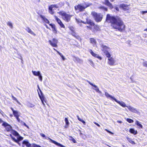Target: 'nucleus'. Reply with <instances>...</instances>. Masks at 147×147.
I'll list each match as a JSON object with an SVG mask.
<instances>
[{
    "instance_id": "nucleus-47",
    "label": "nucleus",
    "mask_w": 147,
    "mask_h": 147,
    "mask_svg": "<svg viewBox=\"0 0 147 147\" xmlns=\"http://www.w3.org/2000/svg\"><path fill=\"white\" fill-rule=\"evenodd\" d=\"M100 8L103 9H104L106 11H107V8L103 6L100 7Z\"/></svg>"
},
{
    "instance_id": "nucleus-29",
    "label": "nucleus",
    "mask_w": 147,
    "mask_h": 147,
    "mask_svg": "<svg viewBox=\"0 0 147 147\" xmlns=\"http://www.w3.org/2000/svg\"><path fill=\"white\" fill-rule=\"evenodd\" d=\"M71 34L77 39L80 38V36L77 35V33L75 32V30L72 31L71 33Z\"/></svg>"
},
{
    "instance_id": "nucleus-23",
    "label": "nucleus",
    "mask_w": 147,
    "mask_h": 147,
    "mask_svg": "<svg viewBox=\"0 0 147 147\" xmlns=\"http://www.w3.org/2000/svg\"><path fill=\"white\" fill-rule=\"evenodd\" d=\"M127 107L130 111L132 112L135 113L137 111L136 109L130 106H127Z\"/></svg>"
},
{
    "instance_id": "nucleus-20",
    "label": "nucleus",
    "mask_w": 147,
    "mask_h": 147,
    "mask_svg": "<svg viewBox=\"0 0 147 147\" xmlns=\"http://www.w3.org/2000/svg\"><path fill=\"white\" fill-rule=\"evenodd\" d=\"M87 82L89 83V84L91 86H93L95 88H96V89H95L94 90L96 91V92H98V93H100L101 92L99 90V88H98V87L96 86L94 84L90 82L89 81H87Z\"/></svg>"
},
{
    "instance_id": "nucleus-10",
    "label": "nucleus",
    "mask_w": 147,
    "mask_h": 147,
    "mask_svg": "<svg viewBox=\"0 0 147 147\" xmlns=\"http://www.w3.org/2000/svg\"><path fill=\"white\" fill-rule=\"evenodd\" d=\"M38 88L40 93V94L39 92H38L39 96L41 101L42 103L43 104V105H45L44 102H46V98L44 96L41 90L39 88V86H38Z\"/></svg>"
},
{
    "instance_id": "nucleus-12",
    "label": "nucleus",
    "mask_w": 147,
    "mask_h": 147,
    "mask_svg": "<svg viewBox=\"0 0 147 147\" xmlns=\"http://www.w3.org/2000/svg\"><path fill=\"white\" fill-rule=\"evenodd\" d=\"M57 8L58 7L56 5H51L49 7V13L51 14H54V12L53 11V8Z\"/></svg>"
},
{
    "instance_id": "nucleus-15",
    "label": "nucleus",
    "mask_w": 147,
    "mask_h": 147,
    "mask_svg": "<svg viewBox=\"0 0 147 147\" xmlns=\"http://www.w3.org/2000/svg\"><path fill=\"white\" fill-rule=\"evenodd\" d=\"M25 144L27 147H31V144L27 140H24L22 142V147H24Z\"/></svg>"
},
{
    "instance_id": "nucleus-48",
    "label": "nucleus",
    "mask_w": 147,
    "mask_h": 147,
    "mask_svg": "<svg viewBox=\"0 0 147 147\" xmlns=\"http://www.w3.org/2000/svg\"><path fill=\"white\" fill-rule=\"evenodd\" d=\"M105 130L106 131L108 132V133H110V134H113V133L112 132H111L109 130H108L107 129H105Z\"/></svg>"
},
{
    "instance_id": "nucleus-31",
    "label": "nucleus",
    "mask_w": 147,
    "mask_h": 147,
    "mask_svg": "<svg viewBox=\"0 0 147 147\" xmlns=\"http://www.w3.org/2000/svg\"><path fill=\"white\" fill-rule=\"evenodd\" d=\"M90 42L91 43L94 45H96V41L95 39L94 38H90Z\"/></svg>"
},
{
    "instance_id": "nucleus-60",
    "label": "nucleus",
    "mask_w": 147,
    "mask_h": 147,
    "mask_svg": "<svg viewBox=\"0 0 147 147\" xmlns=\"http://www.w3.org/2000/svg\"><path fill=\"white\" fill-rule=\"evenodd\" d=\"M10 115V116L11 117V116H12V115Z\"/></svg>"
},
{
    "instance_id": "nucleus-55",
    "label": "nucleus",
    "mask_w": 147,
    "mask_h": 147,
    "mask_svg": "<svg viewBox=\"0 0 147 147\" xmlns=\"http://www.w3.org/2000/svg\"><path fill=\"white\" fill-rule=\"evenodd\" d=\"M45 26H46V27L47 29H50V28H49V27H48V26L46 24H45Z\"/></svg>"
},
{
    "instance_id": "nucleus-35",
    "label": "nucleus",
    "mask_w": 147,
    "mask_h": 147,
    "mask_svg": "<svg viewBox=\"0 0 147 147\" xmlns=\"http://www.w3.org/2000/svg\"><path fill=\"white\" fill-rule=\"evenodd\" d=\"M53 49L55 51H56L57 52V53L63 59V60H64V56H63V55L61 53H60L58 51H57V50H56L55 49V48H53Z\"/></svg>"
},
{
    "instance_id": "nucleus-11",
    "label": "nucleus",
    "mask_w": 147,
    "mask_h": 147,
    "mask_svg": "<svg viewBox=\"0 0 147 147\" xmlns=\"http://www.w3.org/2000/svg\"><path fill=\"white\" fill-rule=\"evenodd\" d=\"M129 5H127L125 4H121L119 6L120 8L123 9L124 11H126L129 9Z\"/></svg>"
},
{
    "instance_id": "nucleus-26",
    "label": "nucleus",
    "mask_w": 147,
    "mask_h": 147,
    "mask_svg": "<svg viewBox=\"0 0 147 147\" xmlns=\"http://www.w3.org/2000/svg\"><path fill=\"white\" fill-rule=\"evenodd\" d=\"M104 4L107 6L109 7L110 8L112 9L113 8V7L112 4L110 3L109 1H105V2L104 3Z\"/></svg>"
},
{
    "instance_id": "nucleus-1",
    "label": "nucleus",
    "mask_w": 147,
    "mask_h": 147,
    "mask_svg": "<svg viewBox=\"0 0 147 147\" xmlns=\"http://www.w3.org/2000/svg\"><path fill=\"white\" fill-rule=\"evenodd\" d=\"M105 22L110 23L112 28L116 30L123 32L125 30V25L121 18L118 16H111L107 14Z\"/></svg>"
},
{
    "instance_id": "nucleus-19",
    "label": "nucleus",
    "mask_w": 147,
    "mask_h": 147,
    "mask_svg": "<svg viewBox=\"0 0 147 147\" xmlns=\"http://www.w3.org/2000/svg\"><path fill=\"white\" fill-rule=\"evenodd\" d=\"M115 101L123 107H125L127 106L126 105L125 103L123 101L121 102L119 101H118L116 99L115 100Z\"/></svg>"
},
{
    "instance_id": "nucleus-56",
    "label": "nucleus",
    "mask_w": 147,
    "mask_h": 147,
    "mask_svg": "<svg viewBox=\"0 0 147 147\" xmlns=\"http://www.w3.org/2000/svg\"><path fill=\"white\" fill-rule=\"evenodd\" d=\"M10 109H11V110L13 112V113L14 112V111H15L14 110L13 108L12 107H11Z\"/></svg>"
},
{
    "instance_id": "nucleus-45",
    "label": "nucleus",
    "mask_w": 147,
    "mask_h": 147,
    "mask_svg": "<svg viewBox=\"0 0 147 147\" xmlns=\"http://www.w3.org/2000/svg\"><path fill=\"white\" fill-rule=\"evenodd\" d=\"M38 76L39 77V80H40V81H42V77L41 75V74H40Z\"/></svg>"
},
{
    "instance_id": "nucleus-49",
    "label": "nucleus",
    "mask_w": 147,
    "mask_h": 147,
    "mask_svg": "<svg viewBox=\"0 0 147 147\" xmlns=\"http://www.w3.org/2000/svg\"><path fill=\"white\" fill-rule=\"evenodd\" d=\"M147 13V10L145 11H141V13L142 14H144Z\"/></svg>"
},
{
    "instance_id": "nucleus-17",
    "label": "nucleus",
    "mask_w": 147,
    "mask_h": 147,
    "mask_svg": "<svg viewBox=\"0 0 147 147\" xmlns=\"http://www.w3.org/2000/svg\"><path fill=\"white\" fill-rule=\"evenodd\" d=\"M49 25L52 28L53 32L55 34H57V31L55 25V24L51 23L49 24Z\"/></svg>"
},
{
    "instance_id": "nucleus-50",
    "label": "nucleus",
    "mask_w": 147,
    "mask_h": 147,
    "mask_svg": "<svg viewBox=\"0 0 147 147\" xmlns=\"http://www.w3.org/2000/svg\"><path fill=\"white\" fill-rule=\"evenodd\" d=\"M94 123L96 125H97L98 127H100V125L98 124V123H97L96 122H94Z\"/></svg>"
},
{
    "instance_id": "nucleus-22",
    "label": "nucleus",
    "mask_w": 147,
    "mask_h": 147,
    "mask_svg": "<svg viewBox=\"0 0 147 147\" xmlns=\"http://www.w3.org/2000/svg\"><path fill=\"white\" fill-rule=\"evenodd\" d=\"M102 48V51L103 52H105V51H107V50L109 49V48L106 45H102L101 46Z\"/></svg>"
},
{
    "instance_id": "nucleus-25",
    "label": "nucleus",
    "mask_w": 147,
    "mask_h": 147,
    "mask_svg": "<svg viewBox=\"0 0 147 147\" xmlns=\"http://www.w3.org/2000/svg\"><path fill=\"white\" fill-rule=\"evenodd\" d=\"M129 132L134 135H136L137 134L138 132L136 130H135L133 128H131L129 129Z\"/></svg>"
},
{
    "instance_id": "nucleus-13",
    "label": "nucleus",
    "mask_w": 147,
    "mask_h": 147,
    "mask_svg": "<svg viewBox=\"0 0 147 147\" xmlns=\"http://www.w3.org/2000/svg\"><path fill=\"white\" fill-rule=\"evenodd\" d=\"M55 17L56 20L59 25L61 27L63 28H65V27L61 20L56 16H55Z\"/></svg>"
},
{
    "instance_id": "nucleus-14",
    "label": "nucleus",
    "mask_w": 147,
    "mask_h": 147,
    "mask_svg": "<svg viewBox=\"0 0 147 147\" xmlns=\"http://www.w3.org/2000/svg\"><path fill=\"white\" fill-rule=\"evenodd\" d=\"M13 113L14 116L17 120L18 121L19 123H21L20 122V119L19 118L20 115L19 114L18 112L17 111H14Z\"/></svg>"
},
{
    "instance_id": "nucleus-54",
    "label": "nucleus",
    "mask_w": 147,
    "mask_h": 147,
    "mask_svg": "<svg viewBox=\"0 0 147 147\" xmlns=\"http://www.w3.org/2000/svg\"><path fill=\"white\" fill-rule=\"evenodd\" d=\"M4 121H3V120H2V119H1V118H0V123H3V122H4Z\"/></svg>"
},
{
    "instance_id": "nucleus-39",
    "label": "nucleus",
    "mask_w": 147,
    "mask_h": 147,
    "mask_svg": "<svg viewBox=\"0 0 147 147\" xmlns=\"http://www.w3.org/2000/svg\"><path fill=\"white\" fill-rule=\"evenodd\" d=\"M11 97L13 100H15L18 104H20V102H18V100L14 96L12 95H11Z\"/></svg>"
},
{
    "instance_id": "nucleus-32",
    "label": "nucleus",
    "mask_w": 147,
    "mask_h": 147,
    "mask_svg": "<svg viewBox=\"0 0 147 147\" xmlns=\"http://www.w3.org/2000/svg\"><path fill=\"white\" fill-rule=\"evenodd\" d=\"M32 72L34 75L36 76H38L40 74V72L39 71H32Z\"/></svg>"
},
{
    "instance_id": "nucleus-57",
    "label": "nucleus",
    "mask_w": 147,
    "mask_h": 147,
    "mask_svg": "<svg viewBox=\"0 0 147 147\" xmlns=\"http://www.w3.org/2000/svg\"><path fill=\"white\" fill-rule=\"evenodd\" d=\"M117 122L118 123H121L122 122L121 121H118Z\"/></svg>"
},
{
    "instance_id": "nucleus-5",
    "label": "nucleus",
    "mask_w": 147,
    "mask_h": 147,
    "mask_svg": "<svg viewBox=\"0 0 147 147\" xmlns=\"http://www.w3.org/2000/svg\"><path fill=\"white\" fill-rule=\"evenodd\" d=\"M58 13L61 16L62 18L65 22H69L70 21L72 15L67 14L63 11H60Z\"/></svg>"
},
{
    "instance_id": "nucleus-3",
    "label": "nucleus",
    "mask_w": 147,
    "mask_h": 147,
    "mask_svg": "<svg viewBox=\"0 0 147 147\" xmlns=\"http://www.w3.org/2000/svg\"><path fill=\"white\" fill-rule=\"evenodd\" d=\"M92 5L91 3L85 2L82 4H79L75 6L74 8L76 11L81 12L84 11L86 8Z\"/></svg>"
},
{
    "instance_id": "nucleus-40",
    "label": "nucleus",
    "mask_w": 147,
    "mask_h": 147,
    "mask_svg": "<svg viewBox=\"0 0 147 147\" xmlns=\"http://www.w3.org/2000/svg\"><path fill=\"white\" fill-rule=\"evenodd\" d=\"M127 139L129 142L131 144H135V143L134 142V141L131 140L129 138H128Z\"/></svg>"
},
{
    "instance_id": "nucleus-38",
    "label": "nucleus",
    "mask_w": 147,
    "mask_h": 147,
    "mask_svg": "<svg viewBox=\"0 0 147 147\" xmlns=\"http://www.w3.org/2000/svg\"><path fill=\"white\" fill-rule=\"evenodd\" d=\"M74 61H77L78 62L79 61H80V59L78 58V57H77L75 56H74Z\"/></svg>"
},
{
    "instance_id": "nucleus-30",
    "label": "nucleus",
    "mask_w": 147,
    "mask_h": 147,
    "mask_svg": "<svg viewBox=\"0 0 147 147\" xmlns=\"http://www.w3.org/2000/svg\"><path fill=\"white\" fill-rule=\"evenodd\" d=\"M65 125L64 126V127L66 128H67L68 127L69 125V123L68 121L67 118L66 117L65 118Z\"/></svg>"
},
{
    "instance_id": "nucleus-36",
    "label": "nucleus",
    "mask_w": 147,
    "mask_h": 147,
    "mask_svg": "<svg viewBox=\"0 0 147 147\" xmlns=\"http://www.w3.org/2000/svg\"><path fill=\"white\" fill-rule=\"evenodd\" d=\"M77 117L78 119V120L79 121H80L83 124H85L86 123L85 122L84 120H83L82 119L80 118V117L78 115H77Z\"/></svg>"
},
{
    "instance_id": "nucleus-59",
    "label": "nucleus",
    "mask_w": 147,
    "mask_h": 147,
    "mask_svg": "<svg viewBox=\"0 0 147 147\" xmlns=\"http://www.w3.org/2000/svg\"><path fill=\"white\" fill-rule=\"evenodd\" d=\"M144 31H146L147 32V28L146 29H144Z\"/></svg>"
},
{
    "instance_id": "nucleus-16",
    "label": "nucleus",
    "mask_w": 147,
    "mask_h": 147,
    "mask_svg": "<svg viewBox=\"0 0 147 147\" xmlns=\"http://www.w3.org/2000/svg\"><path fill=\"white\" fill-rule=\"evenodd\" d=\"M89 52L90 53L92 56L93 57L98 58L100 60H101L102 59V58L99 56L97 54L94 53L91 49H90L89 50Z\"/></svg>"
},
{
    "instance_id": "nucleus-58",
    "label": "nucleus",
    "mask_w": 147,
    "mask_h": 147,
    "mask_svg": "<svg viewBox=\"0 0 147 147\" xmlns=\"http://www.w3.org/2000/svg\"><path fill=\"white\" fill-rule=\"evenodd\" d=\"M20 141H18V142H16V143H18L20 146V143H19V142Z\"/></svg>"
},
{
    "instance_id": "nucleus-6",
    "label": "nucleus",
    "mask_w": 147,
    "mask_h": 147,
    "mask_svg": "<svg viewBox=\"0 0 147 147\" xmlns=\"http://www.w3.org/2000/svg\"><path fill=\"white\" fill-rule=\"evenodd\" d=\"M91 14L95 20L97 22H101L103 18V16L100 13H97L94 11H93L91 12Z\"/></svg>"
},
{
    "instance_id": "nucleus-51",
    "label": "nucleus",
    "mask_w": 147,
    "mask_h": 147,
    "mask_svg": "<svg viewBox=\"0 0 147 147\" xmlns=\"http://www.w3.org/2000/svg\"><path fill=\"white\" fill-rule=\"evenodd\" d=\"M34 105L32 104H30V107H32L34 106Z\"/></svg>"
},
{
    "instance_id": "nucleus-9",
    "label": "nucleus",
    "mask_w": 147,
    "mask_h": 147,
    "mask_svg": "<svg viewBox=\"0 0 147 147\" xmlns=\"http://www.w3.org/2000/svg\"><path fill=\"white\" fill-rule=\"evenodd\" d=\"M2 125L5 127V131L7 132L11 131L12 129L11 126L7 122H3Z\"/></svg>"
},
{
    "instance_id": "nucleus-41",
    "label": "nucleus",
    "mask_w": 147,
    "mask_h": 147,
    "mask_svg": "<svg viewBox=\"0 0 147 147\" xmlns=\"http://www.w3.org/2000/svg\"><path fill=\"white\" fill-rule=\"evenodd\" d=\"M7 24L11 28H12L13 27L12 24L9 22H8L7 23Z\"/></svg>"
},
{
    "instance_id": "nucleus-42",
    "label": "nucleus",
    "mask_w": 147,
    "mask_h": 147,
    "mask_svg": "<svg viewBox=\"0 0 147 147\" xmlns=\"http://www.w3.org/2000/svg\"><path fill=\"white\" fill-rule=\"evenodd\" d=\"M32 146L31 147H41L40 145L36 144L35 143H33L32 144Z\"/></svg>"
},
{
    "instance_id": "nucleus-24",
    "label": "nucleus",
    "mask_w": 147,
    "mask_h": 147,
    "mask_svg": "<svg viewBox=\"0 0 147 147\" xmlns=\"http://www.w3.org/2000/svg\"><path fill=\"white\" fill-rule=\"evenodd\" d=\"M40 17L42 19V20L46 23L50 24V22L49 20L46 18L44 16H42V15H40Z\"/></svg>"
},
{
    "instance_id": "nucleus-33",
    "label": "nucleus",
    "mask_w": 147,
    "mask_h": 147,
    "mask_svg": "<svg viewBox=\"0 0 147 147\" xmlns=\"http://www.w3.org/2000/svg\"><path fill=\"white\" fill-rule=\"evenodd\" d=\"M135 124L137 126L139 127H140L141 128H143V126L140 123V122L138 120L136 121Z\"/></svg>"
},
{
    "instance_id": "nucleus-34",
    "label": "nucleus",
    "mask_w": 147,
    "mask_h": 147,
    "mask_svg": "<svg viewBox=\"0 0 147 147\" xmlns=\"http://www.w3.org/2000/svg\"><path fill=\"white\" fill-rule=\"evenodd\" d=\"M104 53L105 54V55L107 57L109 58H110L111 55L110 54V53L108 51H105V52H104Z\"/></svg>"
},
{
    "instance_id": "nucleus-4",
    "label": "nucleus",
    "mask_w": 147,
    "mask_h": 147,
    "mask_svg": "<svg viewBox=\"0 0 147 147\" xmlns=\"http://www.w3.org/2000/svg\"><path fill=\"white\" fill-rule=\"evenodd\" d=\"M12 134L14 136L17 137V139L13 137L11 134H9V136L12 140L16 142H18V141H21L23 139V138L20 136L18 133L15 130L12 129L11 132Z\"/></svg>"
},
{
    "instance_id": "nucleus-2",
    "label": "nucleus",
    "mask_w": 147,
    "mask_h": 147,
    "mask_svg": "<svg viewBox=\"0 0 147 147\" xmlns=\"http://www.w3.org/2000/svg\"><path fill=\"white\" fill-rule=\"evenodd\" d=\"M82 18H84V17L86 18V21L85 22L81 21V23L85 24H88L90 26H86V27L87 29L91 30L92 29V27H94L93 31L94 32L98 31H100L99 26L98 25H95L94 23L92 20L88 19V14L86 13H84L82 16Z\"/></svg>"
},
{
    "instance_id": "nucleus-44",
    "label": "nucleus",
    "mask_w": 147,
    "mask_h": 147,
    "mask_svg": "<svg viewBox=\"0 0 147 147\" xmlns=\"http://www.w3.org/2000/svg\"><path fill=\"white\" fill-rule=\"evenodd\" d=\"M71 140L74 143H76V141L72 137H71Z\"/></svg>"
},
{
    "instance_id": "nucleus-18",
    "label": "nucleus",
    "mask_w": 147,
    "mask_h": 147,
    "mask_svg": "<svg viewBox=\"0 0 147 147\" xmlns=\"http://www.w3.org/2000/svg\"><path fill=\"white\" fill-rule=\"evenodd\" d=\"M108 63L109 64L111 65H115V61L112 57L109 58Z\"/></svg>"
},
{
    "instance_id": "nucleus-8",
    "label": "nucleus",
    "mask_w": 147,
    "mask_h": 147,
    "mask_svg": "<svg viewBox=\"0 0 147 147\" xmlns=\"http://www.w3.org/2000/svg\"><path fill=\"white\" fill-rule=\"evenodd\" d=\"M48 42L50 45L53 47L57 48L58 47V40L55 38H53L52 40H49Z\"/></svg>"
},
{
    "instance_id": "nucleus-43",
    "label": "nucleus",
    "mask_w": 147,
    "mask_h": 147,
    "mask_svg": "<svg viewBox=\"0 0 147 147\" xmlns=\"http://www.w3.org/2000/svg\"><path fill=\"white\" fill-rule=\"evenodd\" d=\"M69 30L72 32L74 31V28L72 26H70L68 27Z\"/></svg>"
},
{
    "instance_id": "nucleus-28",
    "label": "nucleus",
    "mask_w": 147,
    "mask_h": 147,
    "mask_svg": "<svg viewBox=\"0 0 147 147\" xmlns=\"http://www.w3.org/2000/svg\"><path fill=\"white\" fill-rule=\"evenodd\" d=\"M105 94L107 98H111V99L112 100H115L116 99V98H115L112 96L110 95L109 94V93H108L107 92H105Z\"/></svg>"
},
{
    "instance_id": "nucleus-27",
    "label": "nucleus",
    "mask_w": 147,
    "mask_h": 147,
    "mask_svg": "<svg viewBox=\"0 0 147 147\" xmlns=\"http://www.w3.org/2000/svg\"><path fill=\"white\" fill-rule=\"evenodd\" d=\"M104 4L107 6L109 7L110 8L112 9L113 8V7L112 4L110 3L109 1H105V2L104 3Z\"/></svg>"
},
{
    "instance_id": "nucleus-7",
    "label": "nucleus",
    "mask_w": 147,
    "mask_h": 147,
    "mask_svg": "<svg viewBox=\"0 0 147 147\" xmlns=\"http://www.w3.org/2000/svg\"><path fill=\"white\" fill-rule=\"evenodd\" d=\"M40 135L41 137H42V138H45V139H47L48 140H50V142H52L53 143H54V144H55V145L60 146L61 147H63V146L62 144L58 143V142H56L55 141H54L53 140H52L51 138H49L47 137L46 136L45 134H43L42 133H40Z\"/></svg>"
},
{
    "instance_id": "nucleus-46",
    "label": "nucleus",
    "mask_w": 147,
    "mask_h": 147,
    "mask_svg": "<svg viewBox=\"0 0 147 147\" xmlns=\"http://www.w3.org/2000/svg\"><path fill=\"white\" fill-rule=\"evenodd\" d=\"M143 65L144 66L147 67V61H146L143 62Z\"/></svg>"
},
{
    "instance_id": "nucleus-52",
    "label": "nucleus",
    "mask_w": 147,
    "mask_h": 147,
    "mask_svg": "<svg viewBox=\"0 0 147 147\" xmlns=\"http://www.w3.org/2000/svg\"><path fill=\"white\" fill-rule=\"evenodd\" d=\"M115 9L117 10V11H119V8L117 7H115Z\"/></svg>"
},
{
    "instance_id": "nucleus-53",
    "label": "nucleus",
    "mask_w": 147,
    "mask_h": 147,
    "mask_svg": "<svg viewBox=\"0 0 147 147\" xmlns=\"http://www.w3.org/2000/svg\"><path fill=\"white\" fill-rule=\"evenodd\" d=\"M23 122V125H24L26 127H28V125H27L26 124V123H24V122Z\"/></svg>"
},
{
    "instance_id": "nucleus-37",
    "label": "nucleus",
    "mask_w": 147,
    "mask_h": 147,
    "mask_svg": "<svg viewBox=\"0 0 147 147\" xmlns=\"http://www.w3.org/2000/svg\"><path fill=\"white\" fill-rule=\"evenodd\" d=\"M126 120L128 123H132L134 122L133 120L130 118H127Z\"/></svg>"
},
{
    "instance_id": "nucleus-21",
    "label": "nucleus",
    "mask_w": 147,
    "mask_h": 147,
    "mask_svg": "<svg viewBox=\"0 0 147 147\" xmlns=\"http://www.w3.org/2000/svg\"><path fill=\"white\" fill-rule=\"evenodd\" d=\"M25 30L28 33H30L31 34L34 36L36 35V34H34V32L29 27H27Z\"/></svg>"
}]
</instances>
